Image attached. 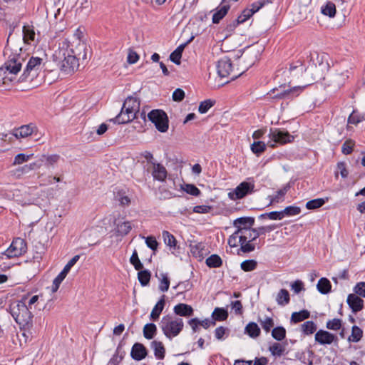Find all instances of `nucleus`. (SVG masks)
Listing matches in <instances>:
<instances>
[{
	"instance_id": "obj_64",
	"label": "nucleus",
	"mask_w": 365,
	"mask_h": 365,
	"mask_svg": "<svg viewBox=\"0 0 365 365\" xmlns=\"http://www.w3.org/2000/svg\"><path fill=\"white\" fill-rule=\"evenodd\" d=\"M145 243L147 246L152 250L155 251L158 248V243L155 237L148 236L145 238Z\"/></svg>"
},
{
	"instance_id": "obj_38",
	"label": "nucleus",
	"mask_w": 365,
	"mask_h": 365,
	"mask_svg": "<svg viewBox=\"0 0 365 365\" xmlns=\"http://www.w3.org/2000/svg\"><path fill=\"white\" fill-rule=\"evenodd\" d=\"M222 264L221 258L217 255H212L206 259V264L209 267H220Z\"/></svg>"
},
{
	"instance_id": "obj_40",
	"label": "nucleus",
	"mask_w": 365,
	"mask_h": 365,
	"mask_svg": "<svg viewBox=\"0 0 365 365\" xmlns=\"http://www.w3.org/2000/svg\"><path fill=\"white\" fill-rule=\"evenodd\" d=\"M272 336L277 341H282L286 337V329L283 327H277L272 329Z\"/></svg>"
},
{
	"instance_id": "obj_53",
	"label": "nucleus",
	"mask_w": 365,
	"mask_h": 365,
	"mask_svg": "<svg viewBox=\"0 0 365 365\" xmlns=\"http://www.w3.org/2000/svg\"><path fill=\"white\" fill-rule=\"evenodd\" d=\"M355 142L351 139L346 140L341 146V152L344 155H349L353 151Z\"/></svg>"
},
{
	"instance_id": "obj_26",
	"label": "nucleus",
	"mask_w": 365,
	"mask_h": 365,
	"mask_svg": "<svg viewBox=\"0 0 365 365\" xmlns=\"http://www.w3.org/2000/svg\"><path fill=\"white\" fill-rule=\"evenodd\" d=\"M245 332L252 338H257L260 334V329L255 322H250L245 329Z\"/></svg>"
},
{
	"instance_id": "obj_52",
	"label": "nucleus",
	"mask_w": 365,
	"mask_h": 365,
	"mask_svg": "<svg viewBox=\"0 0 365 365\" xmlns=\"http://www.w3.org/2000/svg\"><path fill=\"white\" fill-rule=\"evenodd\" d=\"M130 262L134 266L136 270L143 269V265L139 259L137 251L135 250L130 258Z\"/></svg>"
},
{
	"instance_id": "obj_54",
	"label": "nucleus",
	"mask_w": 365,
	"mask_h": 365,
	"mask_svg": "<svg viewBox=\"0 0 365 365\" xmlns=\"http://www.w3.org/2000/svg\"><path fill=\"white\" fill-rule=\"evenodd\" d=\"M215 104V101L210 99L205 100L200 103L198 111L200 113H205Z\"/></svg>"
},
{
	"instance_id": "obj_15",
	"label": "nucleus",
	"mask_w": 365,
	"mask_h": 365,
	"mask_svg": "<svg viewBox=\"0 0 365 365\" xmlns=\"http://www.w3.org/2000/svg\"><path fill=\"white\" fill-rule=\"evenodd\" d=\"M269 2H271L269 0H259L258 1L253 3L251 5L250 9H246L242 12L241 15H240V19L238 21H245L255 12L258 11L263 6Z\"/></svg>"
},
{
	"instance_id": "obj_32",
	"label": "nucleus",
	"mask_w": 365,
	"mask_h": 365,
	"mask_svg": "<svg viewBox=\"0 0 365 365\" xmlns=\"http://www.w3.org/2000/svg\"><path fill=\"white\" fill-rule=\"evenodd\" d=\"M288 190V187H284L277 192V194L273 196H269V204L272 205L274 203H279L284 200V195H286Z\"/></svg>"
},
{
	"instance_id": "obj_16",
	"label": "nucleus",
	"mask_w": 365,
	"mask_h": 365,
	"mask_svg": "<svg viewBox=\"0 0 365 365\" xmlns=\"http://www.w3.org/2000/svg\"><path fill=\"white\" fill-rule=\"evenodd\" d=\"M37 128L34 124L30 123L14 129L11 133L16 139H19L27 138L34 134Z\"/></svg>"
},
{
	"instance_id": "obj_33",
	"label": "nucleus",
	"mask_w": 365,
	"mask_h": 365,
	"mask_svg": "<svg viewBox=\"0 0 365 365\" xmlns=\"http://www.w3.org/2000/svg\"><path fill=\"white\" fill-rule=\"evenodd\" d=\"M143 336L147 339H152L156 334L157 327L153 323L146 324L143 327Z\"/></svg>"
},
{
	"instance_id": "obj_31",
	"label": "nucleus",
	"mask_w": 365,
	"mask_h": 365,
	"mask_svg": "<svg viewBox=\"0 0 365 365\" xmlns=\"http://www.w3.org/2000/svg\"><path fill=\"white\" fill-rule=\"evenodd\" d=\"M309 316V312L305 309L298 312H293L291 316V322L293 323H298L308 319Z\"/></svg>"
},
{
	"instance_id": "obj_44",
	"label": "nucleus",
	"mask_w": 365,
	"mask_h": 365,
	"mask_svg": "<svg viewBox=\"0 0 365 365\" xmlns=\"http://www.w3.org/2000/svg\"><path fill=\"white\" fill-rule=\"evenodd\" d=\"M266 149V145L262 141H255L251 145V150L253 153L259 155Z\"/></svg>"
},
{
	"instance_id": "obj_63",
	"label": "nucleus",
	"mask_w": 365,
	"mask_h": 365,
	"mask_svg": "<svg viewBox=\"0 0 365 365\" xmlns=\"http://www.w3.org/2000/svg\"><path fill=\"white\" fill-rule=\"evenodd\" d=\"M354 291L357 296L365 297V282L357 283L354 288Z\"/></svg>"
},
{
	"instance_id": "obj_36",
	"label": "nucleus",
	"mask_w": 365,
	"mask_h": 365,
	"mask_svg": "<svg viewBox=\"0 0 365 365\" xmlns=\"http://www.w3.org/2000/svg\"><path fill=\"white\" fill-rule=\"evenodd\" d=\"M365 120L364 114L354 110L348 118V123L357 125Z\"/></svg>"
},
{
	"instance_id": "obj_6",
	"label": "nucleus",
	"mask_w": 365,
	"mask_h": 365,
	"mask_svg": "<svg viewBox=\"0 0 365 365\" xmlns=\"http://www.w3.org/2000/svg\"><path fill=\"white\" fill-rule=\"evenodd\" d=\"M183 326V321L181 318L170 315L164 316L160 322V329L169 339L178 336L182 330Z\"/></svg>"
},
{
	"instance_id": "obj_56",
	"label": "nucleus",
	"mask_w": 365,
	"mask_h": 365,
	"mask_svg": "<svg viewBox=\"0 0 365 365\" xmlns=\"http://www.w3.org/2000/svg\"><path fill=\"white\" fill-rule=\"evenodd\" d=\"M66 275L61 272L59 274L53 279L51 286V292L53 293L56 292L58 289L61 283L66 278Z\"/></svg>"
},
{
	"instance_id": "obj_8",
	"label": "nucleus",
	"mask_w": 365,
	"mask_h": 365,
	"mask_svg": "<svg viewBox=\"0 0 365 365\" xmlns=\"http://www.w3.org/2000/svg\"><path fill=\"white\" fill-rule=\"evenodd\" d=\"M43 58L39 57H31L26 63L21 76L22 81H32L37 77L41 68Z\"/></svg>"
},
{
	"instance_id": "obj_2",
	"label": "nucleus",
	"mask_w": 365,
	"mask_h": 365,
	"mask_svg": "<svg viewBox=\"0 0 365 365\" xmlns=\"http://www.w3.org/2000/svg\"><path fill=\"white\" fill-rule=\"evenodd\" d=\"M4 54L6 60L3 68L11 74H17L21 71L27 54L22 52V48L18 43H8Z\"/></svg>"
},
{
	"instance_id": "obj_20",
	"label": "nucleus",
	"mask_w": 365,
	"mask_h": 365,
	"mask_svg": "<svg viewBox=\"0 0 365 365\" xmlns=\"http://www.w3.org/2000/svg\"><path fill=\"white\" fill-rule=\"evenodd\" d=\"M347 303L352 309L353 312H357L363 309L364 301L360 297L355 294H350L347 297Z\"/></svg>"
},
{
	"instance_id": "obj_28",
	"label": "nucleus",
	"mask_w": 365,
	"mask_h": 365,
	"mask_svg": "<svg viewBox=\"0 0 365 365\" xmlns=\"http://www.w3.org/2000/svg\"><path fill=\"white\" fill-rule=\"evenodd\" d=\"M132 229L131 222L125 221L116 225V232L118 235L125 236L128 235Z\"/></svg>"
},
{
	"instance_id": "obj_47",
	"label": "nucleus",
	"mask_w": 365,
	"mask_h": 365,
	"mask_svg": "<svg viewBox=\"0 0 365 365\" xmlns=\"http://www.w3.org/2000/svg\"><path fill=\"white\" fill-rule=\"evenodd\" d=\"M302 329L305 334L309 335L316 331L317 327L312 321H307L302 325Z\"/></svg>"
},
{
	"instance_id": "obj_39",
	"label": "nucleus",
	"mask_w": 365,
	"mask_h": 365,
	"mask_svg": "<svg viewBox=\"0 0 365 365\" xmlns=\"http://www.w3.org/2000/svg\"><path fill=\"white\" fill-rule=\"evenodd\" d=\"M363 335V331L357 326H354L351 330V334L348 340L352 342H358L360 341Z\"/></svg>"
},
{
	"instance_id": "obj_25",
	"label": "nucleus",
	"mask_w": 365,
	"mask_h": 365,
	"mask_svg": "<svg viewBox=\"0 0 365 365\" xmlns=\"http://www.w3.org/2000/svg\"><path fill=\"white\" fill-rule=\"evenodd\" d=\"M321 13L329 18H334L336 13V5L331 1H327L321 7Z\"/></svg>"
},
{
	"instance_id": "obj_57",
	"label": "nucleus",
	"mask_w": 365,
	"mask_h": 365,
	"mask_svg": "<svg viewBox=\"0 0 365 365\" xmlns=\"http://www.w3.org/2000/svg\"><path fill=\"white\" fill-rule=\"evenodd\" d=\"M66 275L61 272L59 274L53 279L51 286V292L53 293L56 292L58 289L61 283L66 278Z\"/></svg>"
},
{
	"instance_id": "obj_42",
	"label": "nucleus",
	"mask_w": 365,
	"mask_h": 365,
	"mask_svg": "<svg viewBox=\"0 0 365 365\" xmlns=\"http://www.w3.org/2000/svg\"><path fill=\"white\" fill-rule=\"evenodd\" d=\"M150 272L148 270H140L138 273V278L143 286H146L150 279Z\"/></svg>"
},
{
	"instance_id": "obj_7",
	"label": "nucleus",
	"mask_w": 365,
	"mask_h": 365,
	"mask_svg": "<svg viewBox=\"0 0 365 365\" xmlns=\"http://www.w3.org/2000/svg\"><path fill=\"white\" fill-rule=\"evenodd\" d=\"M217 71L220 77H230L231 80L236 79L243 73V71H239L238 68L235 69L230 59L227 57H224L218 61Z\"/></svg>"
},
{
	"instance_id": "obj_4",
	"label": "nucleus",
	"mask_w": 365,
	"mask_h": 365,
	"mask_svg": "<svg viewBox=\"0 0 365 365\" xmlns=\"http://www.w3.org/2000/svg\"><path fill=\"white\" fill-rule=\"evenodd\" d=\"M139 109L140 101L137 98L129 96L125 100L120 113L110 120L118 124L128 123L136 118Z\"/></svg>"
},
{
	"instance_id": "obj_60",
	"label": "nucleus",
	"mask_w": 365,
	"mask_h": 365,
	"mask_svg": "<svg viewBox=\"0 0 365 365\" xmlns=\"http://www.w3.org/2000/svg\"><path fill=\"white\" fill-rule=\"evenodd\" d=\"M170 286V280L166 274H161V279L159 285V289L162 292H166L168 290Z\"/></svg>"
},
{
	"instance_id": "obj_61",
	"label": "nucleus",
	"mask_w": 365,
	"mask_h": 365,
	"mask_svg": "<svg viewBox=\"0 0 365 365\" xmlns=\"http://www.w3.org/2000/svg\"><path fill=\"white\" fill-rule=\"evenodd\" d=\"M80 256L79 255H75L73 257L68 263L65 265L64 268L61 271L62 273L67 275V274L69 272L71 267L78 262Z\"/></svg>"
},
{
	"instance_id": "obj_29",
	"label": "nucleus",
	"mask_w": 365,
	"mask_h": 365,
	"mask_svg": "<svg viewBox=\"0 0 365 365\" xmlns=\"http://www.w3.org/2000/svg\"><path fill=\"white\" fill-rule=\"evenodd\" d=\"M289 292L284 289H280L276 297L277 304L281 306H285L289 304Z\"/></svg>"
},
{
	"instance_id": "obj_18",
	"label": "nucleus",
	"mask_w": 365,
	"mask_h": 365,
	"mask_svg": "<svg viewBox=\"0 0 365 365\" xmlns=\"http://www.w3.org/2000/svg\"><path fill=\"white\" fill-rule=\"evenodd\" d=\"M282 87L280 86L279 88H274L271 91V92L274 94L272 98H286L291 94H294L295 96H297L299 94V91L302 90V87L297 86L294 87L291 89H283L281 90Z\"/></svg>"
},
{
	"instance_id": "obj_23",
	"label": "nucleus",
	"mask_w": 365,
	"mask_h": 365,
	"mask_svg": "<svg viewBox=\"0 0 365 365\" xmlns=\"http://www.w3.org/2000/svg\"><path fill=\"white\" fill-rule=\"evenodd\" d=\"M165 304V296L163 295L151 311L150 316L151 320L156 321L158 319L161 312L164 309Z\"/></svg>"
},
{
	"instance_id": "obj_41",
	"label": "nucleus",
	"mask_w": 365,
	"mask_h": 365,
	"mask_svg": "<svg viewBox=\"0 0 365 365\" xmlns=\"http://www.w3.org/2000/svg\"><path fill=\"white\" fill-rule=\"evenodd\" d=\"M327 200H328L327 197L326 198V200H324L323 198H317V199L312 200L308 201L306 203V207L308 210L317 209V208L322 207L325 203V202Z\"/></svg>"
},
{
	"instance_id": "obj_10",
	"label": "nucleus",
	"mask_w": 365,
	"mask_h": 365,
	"mask_svg": "<svg viewBox=\"0 0 365 365\" xmlns=\"http://www.w3.org/2000/svg\"><path fill=\"white\" fill-rule=\"evenodd\" d=\"M269 137L271 140L269 143H270L269 145L272 148L275 146L276 143L285 144L291 143L294 140V137L287 131L281 130L277 128H271Z\"/></svg>"
},
{
	"instance_id": "obj_51",
	"label": "nucleus",
	"mask_w": 365,
	"mask_h": 365,
	"mask_svg": "<svg viewBox=\"0 0 365 365\" xmlns=\"http://www.w3.org/2000/svg\"><path fill=\"white\" fill-rule=\"evenodd\" d=\"M275 228L274 225L262 226L258 228H254V238H257L259 236L264 235L267 232H269Z\"/></svg>"
},
{
	"instance_id": "obj_49",
	"label": "nucleus",
	"mask_w": 365,
	"mask_h": 365,
	"mask_svg": "<svg viewBox=\"0 0 365 365\" xmlns=\"http://www.w3.org/2000/svg\"><path fill=\"white\" fill-rule=\"evenodd\" d=\"M257 262L254 259L245 260L241 263V269L245 272H250L257 267Z\"/></svg>"
},
{
	"instance_id": "obj_3",
	"label": "nucleus",
	"mask_w": 365,
	"mask_h": 365,
	"mask_svg": "<svg viewBox=\"0 0 365 365\" xmlns=\"http://www.w3.org/2000/svg\"><path fill=\"white\" fill-rule=\"evenodd\" d=\"M48 200L45 192L38 190L36 187H29L24 193L21 205H34V213L31 214L34 218H40L43 215V208L47 205Z\"/></svg>"
},
{
	"instance_id": "obj_30",
	"label": "nucleus",
	"mask_w": 365,
	"mask_h": 365,
	"mask_svg": "<svg viewBox=\"0 0 365 365\" xmlns=\"http://www.w3.org/2000/svg\"><path fill=\"white\" fill-rule=\"evenodd\" d=\"M152 347L154 349L155 356L159 359H163L165 357V348L162 342L153 341L152 342Z\"/></svg>"
},
{
	"instance_id": "obj_58",
	"label": "nucleus",
	"mask_w": 365,
	"mask_h": 365,
	"mask_svg": "<svg viewBox=\"0 0 365 365\" xmlns=\"http://www.w3.org/2000/svg\"><path fill=\"white\" fill-rule=\"evenodd\" d=\"M301 209L297 206H289L282 210L283 216H294L299 215Z\"/></svg>"
},
{
	"instance_id": "obj_21",
	"label": "nucleus",
	"mask_w": 365,
	"mask_h": 365,
	"mask_svg": "<svg viewBox=\"0 0 365 365\" xmlns=\"http://www.w3.org/2000/svg\"><path fill=\"white\" fill-rule=\"evenodd\" d=\"M147 355L145 347L140 343H135L131 350V356L133 359L140 361L144 359Z\"/></svg>"
},
{
	"instance_id": "obj_17",
	"label": "nucleus",
	"mask_w": 365,
	"mask_h": 365,
	"mask_svg": "<svg viewBox=\"0 0 365 365\" xmlns=\"http://www.w3.org/2000/svg\"><path fill=\"white\" fill-rule=\"evenodd\" d=\"M315 341L320 344H331L337 341V337L327 331L319 330L315 334Z\"/></svg>"
},
{
	"instance_id": "obj_48",
	"label": "nucleus",
	"mask_w": 365,
	"mask_h": 365,
	"mask_svg": "<svg viewBox=\"0 0 365 365\" xmlns=\"http://www.w3.org/2000/svg\"><path fill=\"white\" fill-rule=\"evenodd\" d=\"M254 228H250L245 230L240 235V242L254 241L257 238H254Z\"/></svg>"
},
{
	"instance_id": "obj_13",
	"label": "nucleus",
	"mask_w": 365,
	"mask_h": 365,
	"mask_svg": "<svg viewBox=\"0 0 365 365\" xmlns=\"http://www.w3.org/2000/svg\"><path fill=\"white\" fill-rule=\"evenodd\" d=\"M41 162H33L11 170V175L16 178H21L23 175L29 174L31 171L39 169Z\"/></svg>"
},
{
	"instance_id": "obj_50",
	"label": "nucleus",
	"mask_w": 365,
	"mask_h": 365,
	"mask_svg": "<svg viewBox=\"0 0 365 365\" xmlns=\"http://www.w3.org/2000/svg\"><path fill=\"white\" fill-rule=\"evenodd\" d=\"M32 156L33 154L26 155L24 153H19L14 157L12 165H21L27 162Z\"/></svg>"
},
{
	"instance_id": "obj_1",
	"label": "nucleus",
	"mask_w": 365,
	"mask_h": 365,
	"mask_svg": "<svg viewBox=\"0 0 365 365\" xmlns=\"http://www.w3.org/2000/svg\"><path fill=\"white\" fill-rule=\"evenodd\" d=\"M82 32L77 29L71 38H62L58 42V50L55 56L61 59V70L66 73L77 71L80 62L83 63L87 60V46L81 40Z\"/></svg>"
},
{
	"instance_id": "obj_55",
	"label": "nucleus",
	"mask_w": 365,
	"mask_h": 365,
	"mask_svg": "<svg viewBox=\"0 0 365 365\" xmlns=\"http://www.w3.org/2000/svg\"><path fill=\"white\" fill-rule=\"evenodd\" d=\"M269 351L273 356H280L282 355L284 349L280 344L274 343L272 346H269Z\"/></svg>"
},
{
	"instance_id": "obj_14",
	"label": "nucleus",
	"mask_w": 365,
	"mask_h": 365,
	"mask_svg": "<svg viewBox=\"0 0 365 365\" xmlns=\"http://www.w3.org/2000/svg\"><path fill=\"white\" fill-rule=\"evenodd\" d=\"M255 224V218L252 217H242L234 220L233 226L237 229V233L242 234L245 230L252 228Z\"/></svg>"
},
{
	"instance_id": "obj_37",
	"label": "nucleus",
	"mask_w": 365,
	"mask_h": 365,
	"mask_svg": "<svg viewBox=\"0 0 365 365\" xmlns=\"http://www.w3.org/2000/svg\"><path fill=\"white\" fill-rule=\"evenodd\" d=\"M115 199L123 207L128 206L131 202L130 198L123 191H118L115 195Z\"/></svg>"
},
{
	"instance_id": "obj_11",
	"label": "nucleus",
	"mask_w": 365,
	"mask_h": 365,
	"mask_svg": "<svg viewBox=\"0 0 365 365\" xmlns=\"http://www.w3.org/2000/svg\"><path fill=\"white\" fill-rule=\"evenodd\" d=\"M26 252V244L21 238H16L13 240L10 247L6 250L4 255L8 258L17 257Z\"/></svg>"
},
{
	"instance_id": "obj_59",
	"label": "nucleus",
	"mask_w": 365,
	"mask_h": 365,
	"mask_svg": "<svg viewBox=\"0 0 365 365\" xmlns=\"http://www.w3.org/2000/svg\"><path fill=\"white\" fill-rule=\"evenodd\" d=\"M182 189L187 193L193 196H198L200 194V190L192 184H185Z\"/></svg>"
},
{
	"instance_id": "obj_43",
	"label": "nucleus",
	"mask_w": 365,
	"mask_h": 365,
	"mask_svg": "<svg viewBox=\"0 0 365 365\" xmlns=\"http://www.w3.org/2000/svg\"><path fill=\"white\" fill-rule=\"evenodd\" d=\"M259 322L266 332H269L274 325L273 319L269 317H266L263 319H259Z\"/></svg>"
},
{
	"instance_id": "obj_19",
	"label": "nucleus",
	"mask_w": 365,
	"mask_h": 365,
	"mask_svg": "<svg viewBox=\"0 0 365 365\" xmlns=\"http://www.w3.org/2000/svg\"><path fill=\"white\" fill-rule=\"evenodd\" d=\"M151 173L154 180L161 182L164 181L168 175L166 168L158 163H152Z\"/></svg>"
},
{
	"instance_id": "obj_45",
	"label": "nucleus",
	"mask_w": 365,
	"mask_h": 365,
	"mask_svg": "<svg viewBox=\"0 0 365 365\" xmlns=\"http://www.w3.org/2000/svg\"><path fill=\"white\" fill-rule=\"evenodd\" d=\"M227 312L221 308H215L212 313L213 321H223L227 319Z\"/></svg>"
},
{
	"instance_id": "obj_34",
	"label": "nucleus",
	"mask_w": 365,
	"mask_h": 365,
	"mask_svg": "<svg viewBox=\"0 0 365 365\" xmlns=\"http://www.w3.org/2000/svg\"><path fill=\"white\" fill-rule=\"evenodd\" d=\"M317 289L322 294H327L331 290V283L327 278H321L317 283Z\"/></svg>"
},
{
	"instance_id": "obj_5",
	"label": "nucleus",
	"mask_w": 365,
	"mask_h": 365,
	"mask_svg": "<svg viewBox=\"0 0 365 365\" xmlns=\"http://www.w3.org/2000/svg\"><path fill=\"white\" fill-rule=\"evenodd\" d=\"M26 297L21 300L14 302L10 304L9 312L20 326H29L33 318V314L26 303Z\"/></svg>"
},
{
	"instance_id": "obj_27",
	"label": "nucleus",
	"mask_w": 365,
	"mask_h": 365,
	"mask_svg": "<svg viewBox=\"0 0 365 365\" xmlns=\"http://www.w3.org/2000/svg\"><path fill=\"white\" fill-rule=\"evenodd\" d=\"M24 41L26 43H30L31 41L35 40V31L32 26L26 25L23 27Z\"/></svg>"
},
{
	"instance_id": "obj_35",
	"label": "nucleus",
	"mask_w": 365,
	"mask_h": 365,
	"mask_svg": "<svg viewBox=\"0 0 365 365\" xmlns=\"http://www.w3.org/2000/svg\"><path fill=\"white\" fill-rule=\"evenodd\" d=\"M229 9V5H223L219 10L214 13L212 16V22L214 24H218L220 21L227 14Z\"/></svg>"
},
{
	"instance_id": "obj_24",
	"label": "nucleus",
	"mask_w": 365,
	"mask_h": 365,
	"mask_svg": "<svg viewBox=\"0 0 365 365\" xmlns=\"http://www.w3.org/2000/svg\"><path fill=\"white\" fill-rule=\"evenodd\" d=\"M41 158H42L38 162L42 163L43 161L45 160L46 166L48 168H53L61 160H62L61 157L58 154L43 155Z\"/></svg>"
},
{
	"instance_id": "obj_46",
	"label": "nucleus",
	"mask_w": 365,
	"mask_h": 365,
	"mask_svg": "<svg viewBox=\"0 0 365 365\" xmlns=\"http://www.w3.org/2000/svg\"><path fill=\"white\" fill-rule=\"evenodd\" d=\"M163 237L165 243L168 246H169L170 247H175L176 246V242H177L176 239L169 232L163 231Z\"/></svg>"
},
{
	"instance_id": "obj_12",
	"label": "nucleus",
	"mask_w": 365,
	"mask_h": 365,
	"mask_svg": "<svg viewBox=\"0 0 365 365\" xmlns=\"http://www.w3.org/2000/svg\"><path fill=\"white\" fill-rule=\"evenodd\" d=\"M254 183L249 182H242L232 191L229 192V197L232 200H236L243 198L249 193L254 191Z\"/></svg>"
},
{
	"instance_id": "obj_22",
	"label": "nucleus",
	"mask_w": 365,
	"mask_h": 365,
	"mask_svg": "<svg viewBox=\"0 0 365 365\" xmlns=\"http://www.w3.org/2000/svg\"><path fill=\"white\" fill-rule=\"evenodd\" d=\"M174 312L181 317H190L193 314V309L188 304L180 303L175 306Z\"/></svg>"
},
{
	"instance_id": "obj_9",
	"label": "nucleus",
	"mask_w": 365,
	"mask_h": 365,
	"mask_svg": "<svg viewBox=\"0 0 365 365\" xmlns=\"http://www.w3.org/2000/svg\"><path fill=\"white\" fill-rule=\"evenodd\" d=\"M148 119L154 123L157 130L165 133L168 129V118L165 112L162 110H153L148 115Z\"/></svg>"
},
{
	"instance_id": "obj_62",
	"label": "nucleus",
	"mask_w": 365,
	"mask_h": 365,
	"mask_svg": "<svg viewBox=\"0 0 365 365\" xmlns=\"http://www.w3.org/2000/svg\"><path fill=\"white\" fill-rule=\"evenodd\" d=\"M341 327V321L339 319H334L327 322V328L331 330H339Z\"/></svg>"
}]
</instances>
